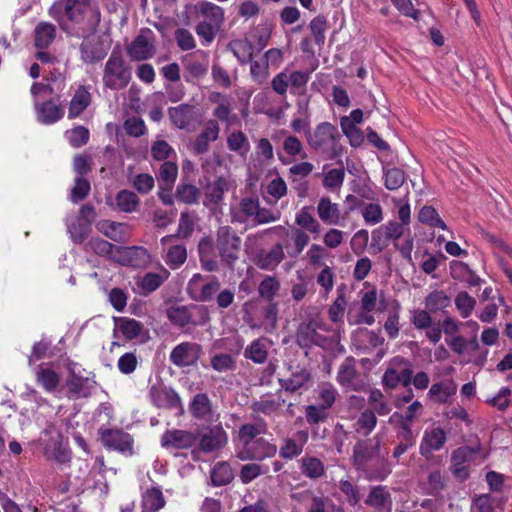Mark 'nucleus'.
Returning a JSON list of instances; mask_svg holds the SVG:
<instances>
[{"label":"nucleus","instance_id":"nucleus-27","mask_svg":"<svg viewBox=\"0 0 512 512\" xmlns=\"http://www.w3.org/2000/svg\"><path fill=\"white\" fill-rule=\"evenodd\" d=\"M35 110L38 121L46 125L57 122L64 115V109L52 101L42 104L35 103Z\"/></svg>","mask_w":512,"mask_h":512},{"label":"nucleus","instance_id":"nucleus-12","mask_svg":"<svg viewBox=\"0 0 512 512\" xmlns=\"http://www.w3.org/2000/svg\"><path fill=\"white\" fill-rule=\"evenodd\" d=\"M447 440L446 432L441 427L427 428L422 436L419 452L425 458H430L435 451L443 448Z\"/></svg>","mask_w":512,"mask_h":512},{"label":"nucleus","instance_id":"nucleus-6","mask_svg":"<svg viewBox=\"0 0 512 512\" xmlns=\"http://www.w3.org/2000/svg\"><path fill=\"white\" fill-rule=\"evenodd\" d=\"M167 317L176 326L203 325L209 320L207 309L204 306H172L167 310Z\"/></svg>","mask_w":512,"mask_h":512},{"label":"nucleus","instance_id":"nucleus-43","mask_svg":"<svg viewBox=\"0 0 512 512\" xmlns=\"http://www.w3.org/2000/svg\"><path fill=\"white\" fill-rule=\"evenodd\" d=\"M227 147L240 156H245L250 150V143L242 131H234L227 137Z\"/></svg>","mask_w":512,"mask_h":512},{"label":"nucleus","instance_id":"nucleus-30","mask_svg":"<svg viewBox=\"0 0 512 512\" xmlns=\"http://www.w3.org/2000/svg\"><path fill=\"white\" fill-rule=\"evenodd\" d=\"M48 83H33L31 87V94L34 97V102L37 103V97L40 95H51L61 90L64 86V79L61 74L57 76L52 74L50 78H47Z\"/></svg>","mask_w":512,"mask_h":512},{"label":"nucleus","instance_id":"nucleus-46","mask_svg":"<svg viewBox=\"0 0 512 512\" xmlns=\"http://www.w3.org/2000/svg\"><path fill=\"white\" fill-rule=\"evenodd\" d=\"M418 220L433 228H441L442 230L447 229L445 222L432 206H423L418 213Z\"/></svg>","mask_w":512,"mask_h":512},{"label":"nucleus","instance_id":"nucleus-5","mask_svg":"<svg viewBox=\"0 0 512 512\" xmlns=\"http://www.w3.org/2000/svg\"><path fill=\"white\" fill-rule=\"evenodd\" d=\"M340 135L337 128L329 122H322L312 133H308L307 142L311 148L323 153L335 155V146Z\"/></svg>","mask_w":512,"mask_h":512},{"label":"nucleus","instance_id":"nucleus-37","mask_svg":"<svg viewBox=\"0 0 512 512\" xmlns=\"http://www.w3.org/2000/svg\"><path fill=\"white\" fill-rule=\"evenodd\" d=\"M450 304V297L442 290L432 291L424 299L425 308L432 313L442 311Z\"/></svg>","mask_w":512,"mask_h":512},{"label":"nucleus","instance_id":"nucleus-26","mask_svg":"<svg viewBox=\"0 0 512 512\" xmlns=\"http://www.w3.org/2000/svg\"><path fill=\"white\" fill-rule=\"evenodd\" d=\"M189 409L194 418L208 421L214 420L212 404L205 393L196 394L190 402Z\"/></svg>","mask_w":512,"mask_h":512},{"label":"nucleus","instance_id":"nucleus-44","mask_svg":"<svg viewBox=\"0 0 512 512\" xmlns=\"http://www.w3.org/2000/svg\"><path fill=\"white\" fill-rule=\"evenodd\" d=\"M199 217L193 211H184L180 215L178 235L182 238L189 237L198 226Z\"/></svg>","mask_w":512,"mask_h":512},{"label":"nucleus","instance_id":"nucleus-11","mask_svg":"<svg viewBox=\"0 0 512 512\" xmlns=\"http://www.w3.org/2000/svg\"><path fill=\"white\" fill-rule=\"evenodd\" d=\"M277 453V446L265 440L264 438H257L246 448H241L237 456L240 460H264L271 458Z\"/></svg>","mask_w":512,"mask_h":512},{"label":"nucleus","instance_id":"nucleus-51","mask_svg":"<svg viewBox=\"0 0 512 512\" xmlns=\"http://www.w3.org/2000/svg\"><path fill=\"white\" fill-rule=\"evenodd\" d=\"M456 309L462 318H468L476 307V300L467 292H459L454 299Z\"/></svg>","mask_w":512,"mask_h":512},{"label":"nucleus","instance_id":"nucleus-16","mask_svg":"<svg viewBox=\"0 0 512 512\" xmlns=\"http://www.w3.org/2000/svg\"><path fill=\"white\" fill-rule=\"evenodd\" d=\"M168 115L173 125L182 130H190L198 118L195 108L188 104L169 108Z\"/></svg>","mask_w":512,"mask_h":512},{"label":"nucleus","instance_id":"nucleus-64","mask_svg":"<svg viewBox=\"0 0 512 512\" xmlns=\"http://www.w3.org/2000/svg\"><path fill=\"white\" fill-rule=\"evenodd\" d=\"M499 501L489 494H483L475 498L473 507L477 512H497Z\"/></svg>","mask_w":512,"mask_h":512},{"label":"nucleus","instance_id":"nucleus-62","mask_svg":"<svg viewBox=\"0 0 512 512\" xmlns=\"http://www.w3.org/2000/svg\"><path fill=\"white\" fill-rule=\"evenodd\" d=\"M266 193L271 198L270 201H278L287 193L286 182L282 177L276 176L268 182L266 186Z\"/></svg>","mask_w":512,"mask_h":512},{"label":"nucleus","instance_id":"nucleus-36","mask_svg":"<svg viewBox=\"0 0 512 512\" xmlns=\"http://www.w3.org/2000/svg\"><path fill=\"white\" fill-rule=\"evenodd\" d=\"M220 97V94L211 96V101L218 103V105L213 110V115L219 121L224 122L227 126H231L236 119V115L232 114V107L229 100L224 98L219 102L217 101V98Z\"/></svg>","mask_w":512,"mask_h":512},{"label":"nucleus","instance_id":"nucleus-52","mask_svg":"<svg viewBox=\"0 0 512 512\" xmlns=\"http://www.w3.org/2000/svg\"><path fill=\"white\" fill-rule=\"evenodd\" d=\"M229 187V180L224 177H219L207 186L206 196L210 201L218 203L222 200L224 193L228 191Z\"/></svg>","mask_w":512,"mask_h":512},{"label":"nucleus","instance_id":"nucleus-38","mask_svg":"<svg viewBox=\"0 0 512 512\" xmlns=\"http://www.w3.org/2000/svg\"><path fill=\"white\" fill-rule=\"evenodd\" d=\"M90 100V93L84 87L78 88L70 102L68 117L79 116L90 104Z\"/></svg>","mask_w":512,"mask_h":512},{"label":"nucleus","instance_id":"nucleus-33","mask_svg":"<svg viewBox=\"0 0 512 512\" xmlns=\"http://www.w3.org/2000/svg\"><path fill=\"white\" fill-rule=\"evenodd\" d=\"M457 387L454 382H438L433 384L429 391L428 397L437 403H445L456 393Z\"/></svg>","mask_w":512,"mask_h":512},{"label":"nucleus","instance_id":"nucleus-35","mask_svg":"<svg viewBox=\"0 0 512 512\" xmlns=\"http://www.w3.org/2000/svg\"><path fill=\"white\" fill-rule=\"evenodd\" d=\"M295 223L305 232L319 235L321 225L318 220L308 211L307 207H303L295 216Z\"/></svg>","mask_w":512,"mask_h":512},{"label":"nucleus","instance_id":"nucleus-1","mask_svg":"<svg viewBox=\"0 0 512 512\" xmlns=\"http://www.w3.org/2000/svg\"><path fill=\"white\" fill-rule=\"evenodd\" d=\"M48 14L62 31L76 37L94 31L101 20L95 0H55Z\"/></svg>","mask_w":512,"mask_h":512},{"label":"nucleus","instance_id":"nucleus-15","mask_svg":"<svg viewBox=\"0 0 512 512\" xmlns=\"http://www.w3.org/2000/svg\"><path fill=\"white\" fill-rule=\"evenodd\" d=\"M228 442L226 431L221 425L208 428L200 437L199 446L203 452L209 453L223 448Z\"/></svg>","mask_w":512,"mask_h":512},{"label":"nucleus","instance_id":"nucleus-29","mask_svg":"<svg viewBox=\"0 0 512 512\" xmlns=\"http://www.w3.org/2000/svg\"><path fill=\"white\" fill-rule=\"evenodd\" d=\"M169 272L163 269L160 273H147L137 279V285L142 294L148 295L157 290L169 277Z\"/></svg>","mask_w":512,"mask_h":512},{"label":"nucleus","instance_id":"nucleus-19","mask_svg":"<svg viewBox=\"0 0 512 512\" xmlns=\"http://www.w3.org/2000/svg\"><path fill=\"white\" fill-rule=\"evenodd\" d=\"M309 434L305 430L297 431L293 438H284L279 454L284 459H293L299 456L307 443Z\"/></svg>","mask_w":512,"mask_h":512},{"label":"nucleus","instance_id":"nucleus-28","mask_svg":"<svg viewBox=\"0 0 512 512\" xmlns=\"http://www.w3.org/2000/svg\"><path fill=\"white\" fill-rule=\"evenodd\" d=\"M97 229L116 242H125L129 238V226L125 223L102 220L97 223Z\"/></svg>","mask_w":512,"mask_h":512},{"label":"nucleus","instance_id":"nucleus-48","mask_svg":"<svg viewBox=\"0 0 512 512\" xmlns=\"http://www.w3.org/2000/svg\"><path fill=\"white\" fill-rule=\"evenodd\" d=\"M201 14L208 20V23L220 28L224 21V10L211 2H205L200 8Z\"/></svg>","mask_w":512,"mask_h":512},{"label":"nucleus","instance_id":"nucleus-14","mask_svg":"<svg viewBox=\"0 0 512 512\" xmlns=\"http://www.w3.org/2000/svg\"><path fill=\"white\" fill-rule=\"evenodd\" d=\"M197 441V436L190 431L171 429L161 436V445L166 449H188Z\"/></svg>","mask_w":512,"mask_h":512},{"label":"nucleus","instance_id":"nucleus-55","mask_svg":"<svg viewBox=\"0 0 512 512\" xmlns=\"http://www.w3.org/2000/svg\"><path fill=\"white\" fill-rule=\"evenodd\" d=\"M229 48L234 54V56L241 62L246 63L251 59L252 56V46L245 39H237L233 40L229 43Z\"/></svg>","mask_w":512,"mask_h":512},{"label":"nucleus","instance_id":"nucleus-32","mask_svg":"<svg viewBox=\"0 0 512 512\" xmlns=\"http://www.w3.org/2000/svg\"><path fill=\"white\" fill-rule=\"evenodd\" d=\"M165 499L159 488L148 489L142 497V512H158L165 506Z\"/></svg>","mask_w":512,"mask_h":512},{"label":"nucleus","instance_id":"nucleus-60","mask_svg":"<svg viewBox=\"0 0 512 512\" xmlns=\"http://www.w3.org/2000/svg\"><path fill=\"white\" fill-rule=\"evenodd\" d=\"M280 289V282L274 276H266L260 283L258 291L262 298L272 302Z\"/></svg>","mask_w":512,"mask_h":512},{"label":"nucleus","instance_id":"nucleus-47","mask_svg":"<svg viewBox=\"0 0 512 512\" xmlns=\"http://www.w3.org/2000/svg\"><path fill=\"white\" fill-rule=\"evenodd\" d=\"M337 396L338 391L331 383H322L317 388L319 405L327 410L333 406Z\"/></svg>","mask_w":512,"mask_h":512},{"label":"nucleus","instance_id":"nucleus-18","mask_svg":"<svg viewBox=\"0 0 512 512\" xmlns=\"http://www.w3.org/2000/svg\"><path fill=\"white\" fill-rule=\"evenodd\" d=\"M149 394L152 403L158 408L171 409L181 406L179 395L166 386L153 385Z\"/></svg>","mask_w":512,"mask_h":512},{"label":"nucleus","instance_id":"nucleus-20","mask_svg":"<svg viewBox=\"0 0 512 512\" xmlns=\"http://www.w3.org/2000/svg\"><path fill=\"white\" fill-rule=\"evenodd\" d=\"M143 325L132 318L114 317V337L117 339L132 340L143 331Z\"/></svg>","mask_w":512,"mask_h":512},{"label":"nucleus","instance_id":"nucleus-13","mask_svg":"<svg viewBox=\"0 0 512 512\" xmlns=\"http://www.w3.org/2000/svg\"><path fill=\"white\" fill-rule=\"evenodd\" d=\"M201 347L196 343L183 342L173 348L171 362L178 367L192 366L197 363Z\"/></svg>","mask_w":512,"mask_h":512},{"label":"nucleus","instance_id":"nucleus-8","mask_svg":"<svg viewBox=\"0 0 512 512\" xmlns=\"http://www.w3.org/2000/svg\"><path fill=\"white\" fill-rule=\"evenodd\" d=\"M155 51V35L148 28L142 29L127 47V54L133 61L150 59L154 56Z\"/></svg>","mask_w":512,"mask_h":512},{"label":"nucleus","instance_id":"nucleus-9","mask_svg":"<svg viewBox=\"0 0 512 512\" xmlns=\"http://www.w3.org/2000/svg\"><path fill=\"white\" fill-rule=\"evenodd\" d=\"M100 439L106 448L118 451L127 456L134 454L133 437L120 429H100Z\"/></svg>","mask_w":512,"mask_h":512},{"label":"nucleus","instance_id":"nucleus-4","mask_svg":"<svg viewBox=\"0 0 512 512\" xmlns=\"http://www.w3.org/2000/svg\"><path fill=\"white\" fill-rule=\"evenodd\" d=\"M131 80L130 69L126 66L120 52H112L105 63L102 81L111 90L124 89Z\"/></svg>","mask_w":512,"mask_h":512},{"label":"nucleus","instance_id":"nucleus-42","mask_svg":"<svg viewBox=\"0 0 512 512\" xmlns=\"http://www.w3.org/2000/svg\"><path fill=\"white\" fill-rule=\"evenodd\" d=\"M301 472L310 479H317L324 475L325 466L322 461L313 456H305L301 459Z\"/></svg>","mask_w":512,"mask_h":512},{"label":"nucleus","instance_id":"nucleus-54","mask_svg":"<svg viewBox=\"0 0 512 512\" xmlns=\"http://www.w3.org/2000/svg\"><path fill=\"white\" fill-rule=\"evenodd\" d=\"M367 225H377L384 219L383 208L379 203L364 204L361 211Z\"/></svg>","mask_w":512,"mask_h":512},{"label":"nucleus","instance_id":"nucleus-39","mask_svg":"<svg viewBox=\"0 0 512 512\" xmlns=\"http://www.w3.org/2000/svg\"><path fill=\"white\" fill-rule=\"evenodd\" d=\"M56 36V28L47 22L39 23L35 28V45L37 48H46Z\"/></svg>","mask_w":512,"mask_h":512},{"label":"nucleus","instance_id":"nucleus-56","mask_svg":"<svg viewBox=\"0 0 512 512\" xmlns=\"http://www.w3.org/2000/svg\"><path fill=\"white\" fill-rule=\"evenodd\" d=\"M368 402L372 406L375 414L385 416L391 412V406L386 401L383 393L378 389L370 391Z\"/></svg>","mask_w":512,"mask_h":512},{"label":"nucleus","instance_id":"nucleus-41","mask_svg":"<svg viewBox=\"0 0 512 512\" xmlns=\"http://www.w3.org/2000/svg\"><path fill=\"white\" fill-rule=\"evenodd\" d=\"M377 425V417L373 410L363 411L354 423V430L362 436H368Z\"/></svg>","mask_w":512,"mask_h":512},{"label":"nucleus","instance_id":"nucleus-31","mask_svg":"<svg viewBox=\"0 0 512 512\" xmlns=\"http://www.w3.org/2000/svg\"><path fill=\"white\" fill-rule=\"evenodd\" d=\"M266 431V424L260 422L257 424H244L239 428L238 441L241 444V448H246L252 442L257 439V436L263 434Z\"/></svg>","mask_w":512,"mask_h":512},{"label":"nucleus","instance_id":"nucleus-45","mask_svg":"<svg viewBox=\"0 0 512 512\" xmlns=\"http://www.w3.org/2000/svg\"><path fill=\"white\" fill-rule=\"evenodd\" d=\"M233 479V471L229 464L219 462L211 470V481L214 486H224Z\"/></svg>","mask_w":512,"mask_h":512},{"label":"nucleus","instance_id":"nucleus-24","mask_svg":"<svg viewBox=\"0 0 512 512\" xmlns=\"http://www.w3.org/2000/svg\"><path fill=\"white\" fill-rule=\"evenodd\" d=\"M284 257V247L281 243H277L270 250L262 251L257 255L256 265L262 270L273 271Z\"/></svg>","mask_w":512,"mask_h":512},{"label":"nucleus","instance_id":"nucleus-17","mask_svg":"<svg viewBox=\"0 0 512 512\" xmlns=\"http://www.w3.org/2000/svg\"><path fill=\"white\" fill-rule=\"evenodd\" d=\"M320 328V322L315 319L301 323L297 331V343L301 347L322 346L324 338L317 332Z\"/></svg>","mask_w":512,"mask_h":512},{"label":"nucleus","instance_id":"nucleus-3","mask_svg":"<svg viewBox=\"0 0 512 512\" xmlns=\"http://www.w3.org/2000/svg\"><path fill=\"white\" fill-rule=\"evenodd\" d=\"M360 307L357 313L348 316V322L351 325H368L375 323V313H381L385 307L383 300L378 298V292L375 287L359 292Z\"/></svg>","mask_w":512,"mask_h":512},{"label":"nucleus","instance_id":"nucleus-25","mask_svg":"<svg viewBox=\"0 0 512 512\" xmlns=\"http://www.w3.org/2000/svg\"><path fill=\"white\" fill-rule=\"evenodd\" d=\"M365 503L379 512H390L392 501L388 488L381 485L372 487Z\"/></svg>","mask_w":512,"mask_h":512},{"label":"nucleus","instance_id":"nucleus-34","mask_svg":"<svg viewBox=\"0 0 512 512\" xmlns=\"http://www.w3.org/2000/svg\"><path fill=\"white\" fill-rule=\"evenodd\" d=\"M244 355L254 363L262 364L268 355V342L265 338L252 341L245 349Z\"/></svg>","mask_w":512,"mask_h":512},{"label":"nucleus","instance_id":"nucleus-53","mask_svg":"<svg viewBox=\"0 0 512 512\" xmlns=\"http://www.w3.org/2000/svg\"><path fill=\"white\" fill-rule=\"evenodd\" d=\"M139 204L137 195L128 190H122L116 195V205L119 210L131 213L136 210Z\"/></svg>","mask_w":512,"mask_h":512},{"label":"nucleus","instance_id":"nucleus-57","mask_svg":"<svg viewBox=\"0 0 512 512\" xmlns=\"http://www.w3.org/2000/svg\"><path fill=\"white\" fill-rule=\"evenodd\" d=\"M289 75L290 91L294 95L304 94L306 85L310 79V73L304 71H293Z\"/></svg>","mask_w":512,"mask_h":512},{"label":"nucleus","instance_id":"nucleus-22","mask_svg":"<svg viewBox=\"0 0 512 512\" xmlns=\"http://www.w3.org/2000/svg\"><path fill=\"white\" fill-rule=\"evenodd\" d=\"M317 214L323 223L331 226L339 225L343 220L339 205L333 203L329 197H321L319 199Z\"/></svg>","mask_w":512,"mask_h":512},{"label":"nucleus","instance_id":"nucleus-63","mask_svg":"<svg viewBox=\"0 0 512 512\" xmlns=\"http://www.w3.org/2000/svg\"><path fill=\"white\" fill-rule=\"evenodd\" d=\"M187 259V250L184 245H174L168 249L166 263L172 268L180 267Z\"/></svg>","mask_w":512,"mask_h":512},{"label":"nucleus","instance_id":"nucleus-61","mask_svg":"<svg viewBox=\"0 0 512 512\" xmlns=\"http://www.w3.org/2000/svg\"><path fill=\"white\" fill-rule=\"evenodd\" d=\"M200 192L195 185L179 184L176 189V197L185 204H195L198 202Z\"/></svg>","mask_w":512,"mask_h":512},{"label":"nucleus","instance_id":"nucleus-10","mask_svg":"<svg viewBox=\"0 0 512 512\" xmlns=\"http://www.w3.org/2000/svg\"><path fill=\"white\" fill-rule=\"evenodd\" d=\"M337 381L342 387L348 390L362 391L366 387V383L357 371L355 361L352 358H347L339 366Z\"/></svg>","mask_w":512,"mask_h":512},{"label":"nucleus","instance_id":"nucleus-40","mask_svg":"<svg viewBox=\"0 0 512 512\" xmlns=\"http://www.w3.org/2000/svg\"><path fill=\"white\" fill-rule=\"evenodd\" d=\"M310 382V374L306 369H299L293 372L291 376L282 381L281 386L286 391L296 392L306 388Z\"/></svg>","mask_w":512,"mask_h":512},{"label":"nucleus","instance_id":"nucleus-59","mask_svg":"<svg viewBox=\"0 0 512 512\" xmlns=\"http://www.w3.org/2000/svg\"><path fill=\"white\" fill-rule=\"evenodd\" d=\"M278 322V305L270 302L263 311V321L260 325L266 332L271 333L277 327Z\"/></svg>","mask_w":512,"mask_h":512},{"label":"nucleus","instance_id":"nucleus-50","mask_svg":"<svg viewBox=\"0 0 512 512\" xmlns=\"http://www.w3.org/2000/svg\"><path fill=\"white\" fill-rule=\"evenodd\" d=\"M177 175V164L171 160H167L160 166L158 179L162 186L171 188L177 179Z\"/></svg>","mask_w":512,"mask_h":512},{"label":"nucleus","instance_id":"nucleus-21","mask_svg":"<svg viewBox=\"0 0 512 512\" xmlns=\"http://www.w3.org/2000/svg\"><path fill=\"white\" fill-rule=\"evenodd\" d=\"M220 126L216 120H208L202 132L196 137L193 150L196 154H203L208 151L210 143L219 137Z\"/></svg>","mask_w":512,"mask_h":512},{"label":"nucleus","instance_id":"nucleus-58","mask_svg":"<svg viewBox=\"0 0 512 512\" xmlns=\"http://www.w3.org/2000/svg\"><path fill=\"white\" fill-rule=\"evenodd\" d=\"M401 305L396 301L394 303L393 310L389 313L385 323L384 330L387 333L390 339H395L399 335L400 326H399V313H400Z\"/></svg>","mask_w":512,"mask_h":512},{"label":"nucleus","instance_id":"nucleus-2","mask_svg":"<svg viewBox=\"0 0 512 512\" xmlns=\"http://www.w3.org/2000/svg\"><path fill=\"white\" fill-rule=\"evenodd\" d=\"M40 444L43 446V453L47 460L57 464H66L71 460L68 443L54 425L47 426L43 431Z\"/></svg>","mask_w":512,"mask_h":512},{"label":"nucleus","instance_id":"nucleus-49","mask_svg":"<svg viewBox=\"0 0 512 512\" xmlns=\"http://www.w3.org/2000/svg\"><path fill=\"white\" fill-rule=\"evenodd\" d=\"M37 382L46 390L53 391L60 382L59 375L48 367H41L36 374Z\"/></svg>","mask_w":512,"mask_h":512},{"label":"nucleus","instance_id":"nucleus-7","mask_svg":"<svg viewBox=\"0 0 512 512\" xmlns=\"http://www.w3.org/2000/svg\"><path fill=\"white\" fill-rule=\"evenodd\" d=\"M241 239L234 230L228 226H222L217 231V249L221 259L231 265L238 259Z\"/></svg>","mask_w":512,"mask_h":512},{"label":"nucleus","instance_id":"nucleus-23","mask_svg":"<svg viewBox=\"0 0 512 512\" xmlns=\"http://www.w3.org/2000/svg\"><path fill=\"white\" fill-rule=\"evenodd\" d=\"M109 50V45L103 41L85 38L80 46L81 58L86 63L102 60Z\"/></svg>","mask_w":512,"mask_h":512}]
</instances>
